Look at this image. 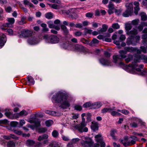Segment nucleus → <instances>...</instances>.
Segmentation results:
<instances>
[{"mask_svg":"<svg viewBox=\"0 0 147 147\" xmlns=\"http://www.w3.org/2000/svg\"><path fill=\"white\" fill-rule=\"evenodd\" d=\"M131 39H130L129 38H127V41L126 42V43L127 45H132L133 46H135L136 45V43H133L131 40Z\"/></svg>","mask_w":147,"mask_h":147,"instance_id":"nucleus-30","label":"nucleus"},{"mask_svg":"<svg viewBox=\"0 0 147 147\" xmlns=\"http://www.w3.org/2000/svg\"><path fill=\"white\" fill-rule=\"evenodd\" d=\"M59 145L57 143L55 142H52L48 147H58Z\"/></svg>","mask_w":147,"mask_h":147,"instance_id":"nucleus-31","label":"nucleus"},{"mask_svg":"<svg viewBox=\"0 0 147 147\" xmlns=\"http://www.w3.org/2000/svg\"><path fill=\"white\" fill-rule=\"evenodd\" d=\"M132 26H131V24L130 23H127L125 24V30L128 31H129L132 28Z\"/></svg>","mask_w":147,"mask_h":147,"instance_id":"nucleus-29","label":"nucleus"},{"mask_svg":"<svg viewBox=\"0 0 147 147\" xmlns=\"http://www.w3.org/2000/svg\"><path fill=\"white\" fill-rule=\"evenodd\" d=\"M95 141L100 144V147H105V144L103 141V138L100 134H98L96 135L94 137ZM99 145L98 144L94 145V147H99Z\"/></svg>","mask_w":147,"mask_h":147,"instance_id":"nucleus-5","label":"nucleus"},{"mask_svg":"<svg viewBox=\"0 0 147 147\" xmlns=\"http://www.w3.org/2000/svg\"><path fill=\"white\" fill-rule=\"evenodd\" d=\"M6 40L5 35L2 33L0 34V48L4 45Z\"/></svg>","mask_w":147,"mask_h":147,"instance_id":"nucleus-13","label":"nucleus"},{"mask_svg":"<svg viewBox=\"0 0 147 147\" xmlns=\"http://www.w3.org/2000/svg\"><path fill=\"white\" fill-rule=\"evenodd\" d=\"M35 125L36 127H38L40 125V121L39 120H37L35 122Z\"/></svg>","mask_w":147,"mask_h":147,"instance_id":"nucleus-58","label":"nucleus"},{"mask_svg":"<svg viewBox=\"0 0 147 147\" xmlns=\"http://www.w3.org/2000/svg\"><path fill=\"white\" fill-rule=\"evenodd\" d=\"M102 28H98V32L99 34L106 32L108 28V26L105 24L102 25Z\"/></svg>","mask_w":147,"mask_h":147,"instance_id":"nucleus-20","label":"nucleus"},{"mask_svg":"<svg viewBox=\"0 0 147 147\" xmlns=\"http://www.w3.org/2000/svg\"><path fill=\"white\" fill-rule=\"evenodd\" d=\"M67 94L61 92H57L54 95L52 100L56 103H61V107L63 109H66L69 107L70 104L67 101Z\"/></svg>","mask_w":147,"mask_h":147,"instance_id":"nucleus-2","label":"nucleus"},{"mask_svg":"<svg viewBox=\"0 0 147 147\" xmlns=\"http://www.w3.org/2000/svg\"><path fill=\"white\" fill-rule=\"evenodd\" d=\"M144 26L142 25L141 24H141L138 27V29L140 31H142L143 28Z\"/></svg>","mask_w":147,"mask_h":147,"instance_id":"nucleus-62","label":"nucleus"},{"mask_svg":"<svg viewBox=\"0 0 147 147\" xmlns=\"http://www.w3.org/2000/svg\"><path fill=\"white\" fill-rule=\"evenodd\" d=\"M139 22V20L138 19H136L132 20L131 21V24L135 26L136 25L138 24Z\"/></svg>","mask_w":147,"mask_h":147,"instance_id":"nucleus-37","label":"nucleus"},{"mask_svg":"<svg viewBox=\"0 0 147 147\" xmlns=\"http://www.w3.org/2000/svg\"><path fill=\"white\" fill-rule=\"evenodd\" d=\"M7 146L8 147H15L16 142L12 140H10L7 143Z\"/></svg>","mask_w":147,"mask_h":147,"instance_id":"nucleus-25","label":"nucleus"},{"mask_svg":"<svg viewBox=\"0 0 147 147\" xmlns=\"http://www.w3.org/2000/svg\"><path fill=\"white\" fill-rule=\"evenodd\" d=\"M81 138L83 140H86L84 142L83 145L86 146L88 145L90 147H92L93 146L94 142L90 138L84 136H82Z\"/></svg>","mask_w":147,"mask_h":147,"instance_id":"nucleus-8","label":"nucleus"},{"mask_svg":"<svg viewBox=\"0 0 147 147\" xmlns=\"http://www.w3.org/2000/svg\"><path fill=\"white\" fill-rule=\"evenodd\" d=\"M10 138H11L13 139H15V140H18V138L15 135L12 134H10Z\"/></svg>","mask_w":147,"mask_h":147,"instance_id":"nucleus-61","label":"nucleus"},{"mask_svg":"<svg viewBox=\"0 0 147 147\" xmlns=\"http://www.w3.org/2000/svg\"><path fill=\"white\" fill-rule=\"evenodd\" d=\"M62 138L63 140L64 141H68L69 140V139L68 137L64 135H62Z\"/></svg>","mask_w":147,"mask_h":147,"instance_id":"nucleus-49","label":"nucleus"},{"mask_svg":"<svg viewBox=\"0 0 147 147\" xmlns=\"http://www.w3.org/2000/svg\"><path fill=\"white\" fill-rule=\"evenodd\" d=\"M74 108L75 109L78 111H81L82 109L81 106L78 105L75 106L74 107Z\"/></svg>","mask_w":147,"mask_h":147,"instance_id":"nucleus-50","label":"nucleus"},{"mask_svg":"<svg viewBox=\"0 0 147 147\" xmlns=\"http://www.w3.org/2000/svg\"><path fill=\"white\" fill-rule=\"evenodd\" d=\"M115 107H113V108L112 109L111 108H104L102 110V112L103 113H106L107 112H110V111L112 110H114V108Z\"/></svg>","mask_w":147,"mask_h":147,"instance_id":"nucleus-32","label":"nucleus"},{"mask_svg":"<svg viewBox=\"0 0 147 147\" xmlns=\"http://www.w3.org/2000/svg\"><path fill=\"white\" fill-rule=\"evenodd\" d=\"M102 104L100 102H98L95 103L93 105V106H94V108H98L101 107Z\"/></svg>","mask_w":147,"mask_h":147,"instance_id":"nucleus-38","label":"nucleus"},{"mask_svg":"<svg viewBox=\"0 0 147 147\" xmlns=\"http://www.w3.org/2000/svg\"><path fill=\"white\" fill-rule=\"evenodd\" d=\"M99 42L98 40L96 38H93L92 41L90 42L89 45L91 46H94L98 44Z\"/></svg>","mask_w":147,"mask_h":147,"instance_id":"nucleus-21","label":"nucleus"},{"mask_svg":"<svg viewBox=\"0 0 147 147\" xmlns=\"http://www.w3.org/2000/svg\"><path fill=\"white\" fill-rule=\"evenodd\" d=\"M48 137L49 136L48 135L45 134L43 135L39 136L37 140L39 141H40L43 140H44L43 142V143L44 144H45L48 142V140L46 139L48 138Z\"/></svg>","mask_w":147,"mask_h":147,"instance_id":"nucleus-14","label":"nucleus"},{"mask_svg":"<svg viewBox=\"0 0 147 147\" xmlns=\"http://www.w3.org/2000/svg\"><path fill=\"white\" fill-rule=\"evenodd\" d=\"M21 20L18 22V24L20 25H23L26 23V17L24 16H21Z\"/></svg>","mask_w":147,"mask_h":147,"instance_id":"nucleus-23","label":"nucleus"},{"mask_svg":"<svg viewBox=\"0 0 147 147\" xmlns=\"http://www.w3.org/2000/svg\"><path fill=\"white\" fill-rule=\"evenodd\" d=\"M125 51L120 50L119 53L120 54L119 55H115L113 56V59L114 62L115 63L118 64L119 66L121 67L119 65V63L121 61H120L122 58H125L126 57V54L127 52H133L136 51H137V48L132 47H126L124 48Z\"/></svg>","mask_w":147,"mask_h":147,"instance_id":"nucleus-3","label":"nucleus"},{"mask_svg":"<svg viewBox=\"0 0 147 147\" xmlns=\"http://www.w3.org/2000/svg\"><path fill=\"white\" fill-rule=\"evenodd\" d=\"M92 123L91 126L92 129L94 130H98V127L97 123H94L93 122H92Z\"/></svg>","mask_w":147,"mask_h":147,"instance_id":"nucleus-28","label":"nucleus"},{"mask_svg":"<svg viewBox=\"0 0 147 147\" xmlns=\"http://www.w3.org/2000/svg\"><path fill=\"white\" fill-rule=\"evenodd\" d=\"M80 139L78 138H75L73 139L71 141V144H75L76 143L80 140Z\"/></svg>","mask_w":147,"mask_h":147,"instance_id":"nucleus-43","label":"nucleus"},{"mask_svg":"<svg viewBox=\"0 0 147 147\" xmlns=\"http://www.w3.org/2000/svg\"><path fill=\"white\" fill-rule=\"evenodd\" d=\"M44 39L46 43L51 44L58 43L59 40L58 37L53 35L49 36L47 34L45 35L44 36Z\"/></svg>","mask_w":147,"mask_h":147,"instance_id":"nucleus-4","label":"nucleus"},{"mask_svg":"<svg viewBox=\"0 0 147 147\" xmlns=\"http://www.w3.org/2000/svg\"><path fill=\"white\" fill-rule=\"evenodd\" d=\"M18 122L15 121H12L10 122V124L13 127H16L18 124Z\"/></svg>","mask_w":147,"mask_h":147,"instance_id":"nucleus-42","label":"nucleus"},{"mask_svg":"<svg viewBox=\"0 0 147 147\" xmlns=\"http://www.w3.org/2000/svg\"><path fill=\"white\" fill-rule=\"evenodd\" d=\"M50 2L57 3L58 4V5H60L61 3V1L59 0H52L51 1H50Z\"/></svg>","mask_w":147,"mask_h":147,"instance_id":"nucleus-55","label":"nucleus"},{"mask_svg":"<svg viewBox=\"0 0 147 147\" xmlns=\"http://www.w3.org/2000/svg\"><path fill=\"white\" fill-rule=\"evenodd\" d=\"M134 5L136 6L134 7V13L136 15H137L138 11H139L140 8L139 7V3L137 1H135L134 3Z\"/></svg>","mask_w":147,"mask_h":147,"instance_id":"nucleus-19","label":"nucleus"},{"mask_svg":"<svg viewBox=\"0 0 147 147\" xmlns=\"http://www.w3.org/2000/svg\"><path fill=\"white\" fill-rule=\"evenodd\" d=\"M28 82L29 85H31L34 84V81L33 78L30 76H28L27 78Z\"/></svg>","mask_w":147,"mask_h":147,"instance_id":"nucleus-22","label":"nucleus"},{"mask_svg":"<svg viewBox=\"0 0 147 147\" xmlns=\"http://www.w3.org/2000/svg\"><path fill=\"white\" fill-rule=\"evenodd\" d=\"M25 123V121L24 120H20V125L22 126Z\"/></svg>","mask_w":147,"mask_h":147,"instance_id":"nucleus-64","label":"nucleus"},{"mask_svg":"<svg viewBox=\"0 0 147 147\" xmlns=\"http://www.w3.org/2000/svg\"><path fill=\"white\" fill-rule=\"evenodd\" d=\"M109 10L108 12L109 14H111L113 13V10L114 9V7L113 4L111 2H109L108 5Z\"/></svg>","mask_w":147,"mask_h":147,"instance_id":"nucleus-18","label":"nucleus"},{"mask_svg":"<svg viewBox=\"0 0 147 147\" xmlns=\"http://www.w3.org/2000/svg\"><path fill=\"white\" fill-rule=\"evenodd\" d=\"M83 26L82 24L81 23H78L75 25V26L76 28H81Z\"/></svg>","mask_w":147,"mask_h":147,"instance_id":"nucleus-54","label":"nucleus"},{"mask_svg":"<svg viewBox=\"0 0 147 147\" xmlns=\"http://www.w3.org/2000/svg\"><path fill=\"white\" fill-rule=\"evenodd\" d=\"M141 59L143 60L144 61H147V56L142 55H135L134 59V62L131 64L128 65H125L123 62H120L119 63L120 66L124 70L128 73L135 72L136 71H140L141 69L143 68L144 66L141 64L138 65V62H140Z\"/></svg>","mask_w":147,"mask_h":147,"instance_id":"nucleus-1","label":"nucleus"},{"mask_svg":"<svg viewBox=\"0 0 147 147\" xmlns=\"http://www.w3.org/2000/svg\"><path fill=\"white\" fill-rule=\"evenodd\" d=\"M26 144L29 146H33L35 145V142L33 140H27Z\"/></svg>","mask_w":147,"mask_h":147,"instance_id":"nucleus-27","label":"nucleus"},{"mask_svg":"<svg viewBox=\"0 0 147 147\" xmlns=\"http://www.w3.org/2000/svg\"><path fill=\"white\" fill-rule=\"evenodd\" d=\"M46 113L52 115H55V112L54 111H50L47 110L45 111Z\"/></svg>","mask_w":147,"mask_h":147,"instance_id":"nucleus-41","label":"nucleus"},{"mask_svg":"<svg viewBox=\"0 0 147 147\" xmlns=\"http://www.w3.org/2000/svg\"><path fill=\"white\" fill-rule=\"evenodd\" d=\"M7 21L8 23L3 24V27H11L12 26L13 24L14 23L15 20L13 18H8L7 19Z\"/></svg>","mask_w":147,"mask_h":147,"instance_id":"nucleus-12","label":"nucleus"},{"mask_svg":"<svg viewBox=\"0 0 147 147\" xmlns=\"http://www.w3.org/2000/svg\"><path fill=\"white\" fill-rule=\"evenodd\" d=\"M113 110L111 111H110L111 114L112 116H114L116 115L120 116L121 115L120 113L117 111H113Z\"/></svg>","mask_w":147,"mask_h":147,"instance_id":"nucleus-33","label":"nucleus"},{"mask_svg":"<svg viewBox=\"0 0 147 147\" xmlns=\"http://www.w3.org/2000/svg\"><path fill=\"white\" fill-rule=\"evenodd\" d=\"M104 54L105 57H109L111 56L110 54L109 53L108 51H105Z\"/></svg>","mask_w":147,"mask_h":147,"instance_id":"nucleus-60","label":"nucleus"},{"mask_svg":"<svg viewBox=\"0 0 147 147\" xmlns=\"http://www.w3.org/2000/svg\"><path fill=\"white\" fill-rule=\"evenodd\" d=\"M47 129L45 128H41L39 129V132L40 133H44L47 131Z\"/></svg>","mask_w":147,"mask_h":147,"instance_id":"nucleus-51","label":"nucleus"},{"mask_svg":"<svg viewBox=\"0 0 147 147\" xmlns=\"http://www.w3.org/2000/svg\"><path fill=\"white\" fill-rule=\"evenodd\" d=\"M137 30L134 29L130 31H128L127 32V34L130 35L129 38L130 39H133L134 38V36L138 34Z\"/></svg>","mask_w":147,"mask_h":147,"instance_id":"nucleus-15","label":"nucleus"},{"mask_svg":"<svg viewBox=\"0 0 147 147\" xmlns=\"http://www.w3.org/2000/svg\"><path fill=\"white\" fill-rule=\"evenodd\" d=\"M80 41L81 42L85 44H89L90 43L88 41L84 38H81Z\"/></svg>","mask_w":147,"mask_h":147,"instance_id":"nucleus-44","label":"nucleus"},{"mask_svg":"<svg viewBox=\"0 0 147 147\" xmlns=\"http://www.w3.org/2000/svg\"><path fill=\"white\" fill-rule=\"evenodd\" d=\"M28 113L26 111L24 110H23L19 113V115H24L26 116V115Z\"/></svg>","mask_w":147,"mask_h":147,"instance_id":"nucleus-47","label":"nucleus"},{"mask_svg":"<svg viewBox=\"0 0 147 147\" xmlns=\"http://www.w3.org/2000/svg\"><path fill=\"white\" fill-rule=\"evenodd\" d=\"M74 34L76 36H80L81 35L82 33L79 31H77L74 33Z\"/></svg>","mask_w":147,"mask_h":147,"instance_id":"nucleus-63","label":"nucleus"},{"mask_svg":"<svg viewBox=\"0 0 147 147\" xmlns=\"http://www.w3.org/2000/svg\"><path fill=\"white\" fill-rule=\"evenodd\" d=\"M93 104H91L89 102H87L84 104L83 105V107L85 108H87L90 107L92 106H93Z\"/></svg>","mask_w":147,"mask_h":147,"instance_id":"nucleus-40","label":"nucleus"},{"mask_svg":"<svg viewBox=\"0 0 147 147\" xmlns=\"http://www.w3.org/2000/svg\"><path fill=\"white\" fill-rule=\"evenodd\" d=\"M45 123L47 126L49 127L53 123V121L51 120H48L46 121Z\"/></svg>","mask_w":147,"mask_h":147,"instance_id":"nucleus-34","label":"nucleus"},{"mask_svg":"<svg viewBox=\"0 0 147 147\" xmlns=\"http://www.w3.org/2000/svg\"><path fill=\"white\" fill-rule=\"evenodd\" d=\"M86 125V124L81 123L80 124L76 125L75 128L80 132H87L88 131V129L87 127H85Z\"/></svg>","mask_w":147,"mask_h":147,"instance_id":"nucleus-7","label":"nucleus"},{"mask_svg":"<svg viewBox=\"0 0 147 147\" xmlns=\"http://www.w3.org/2000/svg\"><path fill=\"white\" fill-rule=\"evenodd\" d=\"M112 27L113 28L116 29H118L120 28L119 25L117 23L113 24Z\"/></svg>","mask_w":147,"mask_h":147,"instance_id":"nucleus-39","label":"nucleus"},{"mask_svg":"<svg viewBox=\"0 0 147 147\" xmlns=\"http://www.w3.org/2000/svg\"><path fill=\"white\" fill-rule=\"evenodd\" d=\"M121 143L123 144L124 146L128 145V144L126 143V141L123 140H121Z\"/></svg>","mask_w":147,"mask_h":147,"instance_id":"nucleus-59","label":"nucleus"},{"mask_svg":"<svg viewBox=\"0 0 147 147\" xmlns=\"http://www.w3.org/2000/svg\"><path fill=\"white\" fill-rule=\"evenodd\" d=\"M76 49L78 51L82 52L85 54L89 52V50L88 49L81 45H77L76 47Z\"/></svg>","mask_w":147,"mask_h":147,"instance_id":"nucleus-11","label":"nucleus"},{"mask_svg":"<svg viewBox=\"0 0 147 147\" xmlns=\"http://www.w3.org/2000/svg\"><path fill=\"white\" fill-rule=\"evenodd\" d=\"M13 132L14 133L18 135H21L22 134V132L21 130H14Z\"/></svg>","mask_w":147,"mask_h":147,"instance_id":"nucleus-45","label":"nucleus"},{"mask_svg":"<svg viewBox=\"0 0 147 147\" xmlns=\"http://www.w3.org/2000/svg\"><path fill=\"white\" fill-rule=\"evenodd\" d=\"M127 9L123 13V17H127L131 16L133 13V7L132 3L127 4L126 5Z\"/></svg>","mask_w":147,"mask_h":147,"instance_id":"nucleus-6","label":"nucleus"},{"mask_svg":"<svg viewBox=\"0 0 147 147\" xmlns=\"http://www.w3.org/2000/svg\"><path fill=\"white\" fill-rule=\"evenodd\" d=\"M126 38V37L124 35H121L120 38L119 39L121 40V41H122L124 40Z\"/></svg>","mask_w":147,"mask_h":147,"instance_id":"nucleus-57","label":"nucleus"},{"mask_svg":"<svg viewBox=\"0 0 147 147\" xmlns=\"http://www.w3.org/2000/svg\"><path fill=\"white\" fill-rule=\"evenodd\" d=\"M99 61L103 65L107 66H111L112 65V62L109 59L106 60L104 58H102L99 60Z\"/></svg>","mask_w":147,"mask_h":147,"instance_id":"nucleus-16","label":"nucleus"},{"mask_svg":"<svg viewBox=\"0 0 147 147\" xmlns=\"http://www.w3.org/2000/svg\"><path fill=\"white\" fill-rule=\"evenodd\" d=\"M39 41L36 36H31L28 39L27 42L30 45H35L38 43Z\"/></svg>","mask_w":147,"mask_h":147,"instance_id":"nucleus-9","label":"nucleus"},{"mask_svg":"<svg viewBox=\"0 0 147 147\" xmlns=\"http://www.w3.org/2000/svg\"><path fill=\"white\" fill-rule=\"evenodd\" d=\"M121 112L125 115H127L129 113V112L128 111L125 109L121 110Z\"/></svg>","mask_w":147,"mask_h":147,"instance_id":"nucleus-52","label":"nucleus"},{"mask_svg":"<svg viewBox=\"0 0 147 147\" xmlns=\"http://www.w3.org/2000/svg\"><path fill=\"white\" fill-rule=\"evenodd\" d=\"M93 15V13H88L86 14V17L88 18H91Z\"/></svg>","mask_w":147,"mask_h":147,"instance_id":"nucleus-53","label":"nucleus"},{"mask_svg":"<svg viewBox=\"0 0 147 147\" xmlns=\"http://www.w3.org/2000/svg\"><path fill=\"white\" fill-rule=\"evenodd\" d=\"M52 135L53 137L57 138L59 135V133L56 130H54L52 132Z\"/></svg>","mask_w":147,"mask_h":147,"instance_id":"nucleus-36","label":"nucleus"},{"mask_svg":"<svg viewBox=\"0 0 147 147\" xmlns=\"http://www.w3.org/2000/svg\"><path fill=\"white\" fill-rule=\"evenodd\" d=\"M5 115L7 117L11 118V115H12L11 113L9 111L5 113Z\"/></svg>","mask_w":147,"mask_h":147,"instance_id":"nucleus-48","label":"nucleus"},{"mask_svg":"<svg viewBox=\"0 0 147 147\" xmlns=\"http://www.w3.org/2000/svg\"><path fill=\"white\" fill-rule=\"evenodd\" d=\"M48 4L49 5L50 7L55 9H59L61 7V6L60 5L51 4Z\"/></svg>","mask_w":147,"mask_h":147,"instance_id":"nucleus-24","label":"nucleus"},{"mask_svg":"<svg viewBox=\"0 0 147 147\" xmlns=\"http://www.w3.org/2000/svg\"><path fill=\"white\" fill-rule=\"evenodd\" d=\"M53 16V13L51 12H49L45 14V17L48 19H50L52 18Z\"/></svg>","mask_w":147,"mask_h":147,"instance_id":"nucleus-35","label":"nucleus"},{"mask_svg":"<svg viewBox=\"0 0 147 147\" xmlns=\"http://www.w3.org/2000/svg\"><path fill=\"white\" fill-rule=\"evenodd\" d=\"M140 48V49H138L137 48V54H140L142 52L144 53H146L147 52V46L146 47L144 46H141Z\"/></svg>","mask_w":147,"mask_h":147,"instance_id":"nucleus-17","label":"nucleus"},{"mask_svg":"<svg viewBox=\"0 0 147 147\" xmlns=\"http://www.w3.org/2000/svg\"><path fill=\"white\" fill-rule=\"evenodd\" d=\"M49 27V28H53L55 25H54L53 23L51 22H49L47 23Z\"/></svg>","mask_w":147,"mask_h":147,"instance_id":"nucleus-46","label":"nucleus"},{"mask_svg":"<svg viewBox=\"0 0 147 147\" xmlns=\"http://www.w3.org/2000/svg\"><path fill=\"white\" fill-rule=\"evenodd\" d=\"M140 15L141 16V19L142 20L144 21L147 20V15L145 13H141Z\"/></svg>","mask_w":147,"mask_h":147,"instance_id":"nucleus-26","label":"nucleus"},{"mask_svg":"<svg viewBox=\"0 0 147 147\" xmlns=\"http://www.w3.org/2000/svg\"><path fill=\"white\" fill-rule=\"evenodd\" d=\"M33 32L32 31L28 30H24L21 32V35L24 37H30L32 36Z\"/></svg>","mask_w":147,"mask_h":147,"instance_id":"nucleus-10","label":"nucleus"},{"mask_svg":"<svg viewBox=\"0 0 147 147\" xmlns=\"http://www.w3.org/2000/svg\"><path fill=\"white\" fill-rule=\"evenodd\" d=\"M5 10L6 12L10 13L12 10V9L10 7H7L5 8Z\"/></svg>","mask_w":147,"mask_h":147,"instance_id":"nucleus-56","label":"nucleus"}]
</instances>
